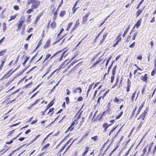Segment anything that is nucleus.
Here are the masks:
<instances>
[{
	"label": "nucleus",
	"mask_w": 156,
	"mask_h": 156,
	"mask_svg": "<svg viewBox=\"0 0 156 156\" xmlns=\"http://www.w3.org/2000/svg\"><path fill=\"white\" fill-rule=\"evenodd\" d=\"M40 3V1H39L36 0L33 3L31 6L32 9H35L38 7Z\"/></svg>",
	"instance_id": "1"
},
{
	"label": "nucleus",
	"mask_w": 156,
	"mask_h": 156,
	"mask_svg": "<svg viewBox=\"0 0 156 156\" xmlns=\"http://www.w3.org/2000/svg\"><path fill=\"white\" fill-rule=\"evenodd\" d=\"M82 90V89L80 87H77L73 89V93L74 94H76L78 92L80 94L81 93Z\"/></svg>",
	"instance_id": "2"
},
{
	"label": "nucleus",
	"mask_w": 156,
	"mask_h": 156,
	"mask_svg": "<svg viewBox=\"0 0 156 156\" xmlns=\"http://www.w3.org/2000/svg\"><path fill=\"white\" fill-rule=\"evenodd\" d=\"M147 74H145L144 76H141V79L144 82L146 81L147 78Z\"/></svg>",
	"instance_id": "3"
},
{
	"label": "nucleus",
	"mask_w": 156,
	"mask_h": 156,
	"mask_svg": "<svg viewBox=\"0 0 156 156\" xmlns=\"http://www.w3.org/2000/svg\"><path fill=\"white\" fill-rule=\"evenodd\" d=\"M24 20H21V21H19L18 22V29H21L22 27V25H23V23L24 22Z\"/></svg>",
	"instance_id": "4"
},
{
	"label": "nucleus",
	"mask_w": 156,
	"mask_h": 156,
	"mask_svg": "<svg viewBox=\"0 0 156 156\" xmlns=\"http://www.w3.org/2000/svg\"><path fill=\"white\" fill-rule=\"evenodd\" d=\"M141 22V19H140L135 24V26L137 28H138L140 26Z\"/></svg>",
	"instance_id": "5"
},
{
	"label": "nucleus",
	"mask_w": 156,
	"mask_h": 156,
	"mask_svg": "<svg viewBox=\"0 0 156 156\" xmlns=\"http://www.w3.org/2000/svg\"><path fill=\"white\" fill-rule=\"evenodd\" d=\"M130 28L129 26H128L127 28V29L125 30L123 34L122 35V37H124L127 34V32H128Z\"/></svg>",
	"instance_id": "6"
},
{
	"label": "nucleus",
	"mask_w": 156,
	"mask_h": 156,
	"mask_svg": "<svg viewBox=\"0 0 156 156\" xmlns=\"http://www.w3.org/2000/svg\"><path fill=\"white\" fill-rule=\"evenodd\" d=\"M112 124H109L108 125L107 123H105L103 124V127H105V130H106V129H107L109 126L110 125H111Z\"/></svg>",
	"instance_id": "7"
},
{
	"label": "nucleus",
	"mask_w": 156,
	"mask_h": 156,
	"mask_svg": "<svg viewBox=\"0 0 156 156\" xmlns=\"http://www.w3.org/2000/svg\"><path fill=\"white\" fill-rule=\"evenodd\" d=\"M142 11V10L139 9L136 12V17H138L141 14Z\"/></svg>",
	"instance_id": "8"
},
{
	"label": "nucleus",
	"mask_w": 156,
	"mask_h": 156,
	"mask_svg": "<svg viewBox=\"0 0 156 156\" xmlns=\"http://www.w3.org/2000/svg\"><path fill=\"white\" fill-rule=\"evenodd\" d=\"M144 102H143V103L140 106L138 110V113L137 114H138L140 112V111L141 110L142 108L143 107L144 105Z\"/></svg>",
	"instance_id": "9"
},
{
	"label": "nucleus",
	"mask_w": 156,
	"mask_h": 156,
	"mask_svg": "<svg viewBox=\"0 0 156 156\" xmlns=\"http://www.w3.org/2000/svg\"><path fill=\"white\" fill-rule=\"evenodd\" d=\"M6 49H5L1 51L0 52V56H1L3 55L6 52Z\"/></svg>",
	"instance_id": "10"
},
{
	"label": "nucleus",
	"mask_w": 156,
	"mask_h": 156,
	"mask_svg": "<svg viewBox=\"0 0 156 156\" xmlns=\"http://www.w3.org/2000/svg\"><path fill=\"white\" fill-rule=\"evenodd\" d=\"M51 56V55L50 54H48L46 55V58L43 62V63L46 60H47L50 56Z\"/></svg>",
	"instance_id": "11"
},
{
	"label": "nucleus",
	"mask_w": 156,
	"mask_h": 156,
	"mask_svg": "<svg viewBox=\"0 0 156 156\" xmlns=\"http://www.w3.org/2000/svg\"><path fill=\"white\" fill-rule=\"evenodd\" d=\"M31 15H27V17L26 21L28 22H29L31 20Z\"/></svg>",
	"instance_id": "12"
},
{
	"label": "nucleus",
	"mask_w": 156,
	"mask_h": 156,
	"mask_svg": "<svg viewBox=\"0 0 156 156\" xmlns=\"http://www.w3.org/2000/svg\"><path fill=\"white\" fill-rule=\"evenodd\" d=\"M93 83H92L91 84H90V86H89V87H88V90H87V94L88 95V94L89 92L91 90V89H92V85H93Z\"/></svg>",
	"instance_id": "13"
},
{
	"label": "nucleus",
	"mask_w": 156,
	"mask_h": 156,
	"mask_svg": "<svg viewBox=\"0 0 156 156\" xmlns=\"http://www.w3.org/2000/svg\"><path fill=\"white\" fill-rule=\"evenodd\" d=\"M16 16H17V15H14L11 16L10 17V19L9 20H8L9 21H10L12 20H13L16 17Z\"/></svg>",
	"instance_id": "14"
},
{
	"label": "nucleus",
	"mask_w": 156,
	"mask_h": 156,
	"mask_svg": "<svg viewBox=\"0 0 156 156\" xmlns=\"http://www.w3.org/2000/svg\"><path fill=\"white\" fill-rule=\"evenodd\" d=\"M53 104L54 103L51 101L46 106V107L49 108L53 105Z\"/></svg>",
	"instance_id": "15"
},
{
	"label": "nucleus",
	"mask_w": 156,
	"mask_h": 156,
	"mask_svg": "<svg viewBox=\"0 0 156 156\" xmlns=\"http://www.w3.org/2000/svg\"><path fill=\"white\" fill-rule=\"evenodd\" d=\"M57 69L55 70L48 77V79H49L51 77H52L53 74L57 70Z\"/></svg>",
	"instance_id": "16"
},
{
	"label": "nucleus",
	"mask_w": 156,
	"mask_h": 156,
	"mask_svg": "<svg viewBox=\"0 0 156 156\" xmlns=\"http://www.w3.org/2000/svg\"><path fill=\"white\" fill-rule=\"evenodd\" d=\"M72 24H73V23L72 22H70V23H69V24L68 25L67 27V29H66L67 30H69V28H70L71 26L72 25Z\"/></svg>",
	"instance_id": "17"
},
{
	"label": "nucleus",
	"mask_w": 156,
	"mask_h": 156,
	"mask_svg": "<svg viewBox=\"0 0 156 156\" xmlns=\"http://www.w3.org/2000/svg\"><path fill=\"white\" fill-rule=\"evenodd\" d=\"M136 91H135L134 93L133 94V95H132L131 99L132 101H133V99H134L135 97V95H136Z\"/></svg>",
	"instance_id": "18"
},
{
	"label": "nucleus",
	"mask_w": 156,
	"mask_h": 156,
	"mask_svg": "<svg viewBox=\"0 0 156 156\" xmlns=\"http://www.w3.org/2000/svg\"><path fill=\"white\" fill-rule=\"evenodd\" d=\"M116 68V66H115L114 67L112 71V74L115 75Z\"/></svg>",
	"instance_id": "19"
},
{
	"label": "nucleus",
	"mask_w": 156,
	"mask_h": 156,
	"mask_svg": "<svg viewBox=\"0 0 156 156\" xmlns=\"http://www.w3.org/2000/svg\"><path fill=\"white\" fill-rule=\"evenodd\" d=\"M36 0H28L27 1V3L28 4H30L31 3H33Z\"/></svg>",
	"instance_id": "20"
},
{
	"label": "nucleus",
	"mask_w": 156,
	"mask_h": 156,
	"mask_svg": "<svg viewBox=\"0 0 156 156\" xmlns=\"http://www.w3.org/2000/svg\"><path fill=\"white\" fill-rule=\"evenodd\" d=\"M66 12L64 11H62L61 12L60 14V16L62 17L63 16L64 14H65Z\"/></svg>",
	"instance_id": "21"
},
{
	"label": "nucleus",
	"mask_w": 156,
	"mask_h": 156,
	"mask_svg": "<svg viewBox=\"0 0 156 156\" xmlns=\"http://www.w3.org/2000/svg\"><path fill=\"white\" fill-rule=\"evenodd\" d=\"M147 112L144 111L143 113L140 116V117H142V116L145 117L146 115Z\"/></svg>",
	"instance_id": "22"
},
{
	"label": "nucleus",
	"mask_w": 156,
	"mask_h": 156,
	"mask_svg": "<svg viewBox=\"0 0 156 156\" xmlns=\"http://www.w3.org/2000/svg\"><path fill=\"white\" fill-rule=\"evenodd\" d=\"M79 20L78 19L76 21L75 27H77L80 24L79 22Z\"/></svg>",
	"instance_id": "23"
},
{
	"label": "nucleus",
	"mask_w": 156,
	"mask_h": 156,
	"mask_svg": "<svg viewBox=\"0 0 156 156\" xmlns=\"http://www.w3.org/2000/svg\"><path fill=\"white\" fill-rule=\"evenodd\" d=\"M56 23L55 22H52L51 24V26L52 28L55 27L56 26Z\"/></svg>",
	"instance_id": "24"
},
{
	"label": "nucleus",
	"mask_w": 156,
	"mask_h": 156,
	"mask_svg": "<svg viewBox=\"0 0 156 156\" xmlns=\"http://www.w3.org/2000/svg\"><path fill=\"white\" fill-rule=\"evenodd\" d=\"M115 78V75L112 74V75L111 76V82L112 83L113 81Z\"/></svg>",
	"instance_id": "25"
},
{
	"label": "nucleus",
	"mask_w": 156,
	"mask_h": 156,
	"mask_svg": "<svg viewBox=\"0 0 156 156\" xmlns=\"http://www.w3.org/2000/svg\"><path fill=\"white\" fill-rule=\"evenodd\" d=\"M3 30H4V31L5 30H6V23L3 22Z\"/></svg>",
	"instance_id": "26"
},
{
	"label": "nucleus",
	"mask_w": 156,
	"mask_h": 156,
	"mask_svg": "<svg viewBox=\"0 0 156 156\" xmlns=\"http://www.w3.org/2000/svg\"><path fill=\"white\" fill-rule=\"evenodd\" d=\"M33 9H32V8H31V9H29L27 10L26 11V12L27 13V14L30 13L33 11V10H32Z\"/></svg>",
	"instance_id": "27"
},
{
	"label": "nucleus",
	"mask_w": 156,
	"mask_h": 156,
	"mask_svg": "<svg viewBox=\"0 0 156 156\" xmlns=\"http://www.w3.org/2000/svg\"><path fill=\"white\" fill-rule=\"evenodd\" d=\"M80 0H77L76 1V2L75 3V4L73 5V9H74V8H75V7H76V6L77 5V3H79V1H80Z\"/></svg>",
	"instance_id": "28"
},
{
	"label": "nucleus",
	"mask_w": 156,
	"mask_h": 156,
	"mask_svg": "<svg viewBox=\"0 0 156 156\" xmlns=\"http://www.w3.org/2000/svg\"><path fill=\"white\" fill-rule=\"evenodd\" d=\"M117 126H116L115 127V128H113L110 131L109 134V136L110 135H111V134L114 131V130L116 128Z\"/></svg>",
	"instance_id": "29"
},
{
	"label": "nucleus",
	"mask_w": 156,
	"mask_h": 156,
	"mask_svg": "<svg viewBox=\"0 0 156 156\" xmlns=\"http://www.w3.org/2000/svg\"><path fill=\"white\" fill-rule=\"evenodd\" d=\"M50 145V144L49 143H48L44 146H43L42 148V149H44L46 148L47 147H48Z\"/></svg>",
	"instance_id": "30"
},
{
	"label": "nucleus",
	"mask_w": 156,
	"mask_h": 156,
	"mask_svg": "<svg viewBox=\"0 0 156 156\" xmlns=\"http://www.w3.org/2000/svg\"><path fill=\"white\" fill-rule=\"evenodd\" d=\"M18 150L19 149H16L14 151H12L8 156H11L17 150Z\"/></svg>",
	"instance_id": "31"
},
{
	"label": "nucleus",
	"mask_w": 156,
	"mask_h": 156,
	"mask_svg": "<svg viewBox=\"0 0 156 156\" xmlns=\"http://www.w3.org/2000/svg\"><path fill=\"white\" fill-rule=\"evenodd\" d=\"M137 34V32H136L134 34L132 38V39L133 40H134L135 39V37L136 36Z\"/></svg>",
	"instance_id": "32"
},
{
	"label": "nucleus",
	"mask_w": 156,
	"mask_h": 156,
	"mask_svg": "<svg viewBox=\"0 0 156 156\" xmlns=\"http://www.w3.org/2000/svg\"><path fill=\"white\" fill-rule=\"evenodd\" d=\"M87 19V18H86L84 17H83V21H82V23H86V20Z\"/></svg>",
	"instance_id": "33"
},
{
	"label": "nucleus",
	"mask_w": 156,
	"mask_h": 156,
	"mask_svg": "<svg viewBox=\"0 0 156 156\" xmlns=\"http://www.w3.org/2000/svg\"><path fill=\"white\" fill-rule=\"evenodd\" d=\"M114 101L115 102H119V100L115 97L114 99Z\"/></svg>",
	"instance_id": "34"
},
{
	"label": "nucleus",
	"mask_w": 156,
	"mask_h": 156,
	"mask_svg": "<svg viewBox=\"0 0 156 156\" xmlns=\"http://www.w3.org/2000/svg\"><path fill=\"white\" fill-rule=\"evenodd\" d=\"M50 40H48L46 42L45 45L44 47L45 46H48L50 44Z\"/></svg>",
	"instance_id": "35"
},
{
	"label": "nucleus",
	"mask_w": 156,
	"mask_h": 156,
	"mask_svg": "<svg viewBox=\"0 0 156 156\" xmlns=\"http://www.w3.org/2000/svg\"><path fill=\"white\" fill-rule=\"evenodd\" d=\"M85 150L84 152H85V153H87L88 151L89 150V148L87 146L85 147Z\"/></svg>",
	"instance_id": "36"
},
{
	"label": "nucleus",
	"mask_w": 156,
	"mask_h": 156,
	"mask_svg": "<svg viewBox=\"0 0 156 156\" xmlns=\"http://www.w3.org/2000/svg\"><path fill=\"white\" fill-rule=\"evenodd\" d=\"M29 57H28L26 58L25 60L23 62V66H24L25 64H26V62L27 61L29 60Z\"/></svg>",
	"instance_id": "37"
},
{
	"label": "nucleus",
	"mask_w": 156,
	"mask_h": 156,
	"mask_svg": "<svg viewBox=\"0 0 156 156\" xmlns=\"http://www.w3.org/2000/svg\"><path fill=\"white\" fill-rule=\"evenodd\" d=\"M143 1H144V0H142L140 2L139 4L138 5V6L136 7V9H138L139 8L140 6V5L142 4V2H143Z\"/></svg>",
	"instance_id": "38"
},
{
	"label": "nucleus",
	"mask_w": 156,
	"mask_h": 156,
	"mask_svg": "<svg viewBox=\"0 0 156 156\" xmlns=\"http://www.w3.org/2000/svg\"><path fill=\"white\" fill-rule=\"evenodd\" d=\"M13 8L14 9L17 10H18L19 9V7L18 5H16L14 6Z\"/></svg>",
	"instance_id": "39"
},
{
	"label": "nucleus",
	"mask_w": 156,
	"mask_h": 156,
	"mask_svg": "<svg viewBox=\"0 0 156 156\" xmlns=\"http://www.w3.org/2000/svg\"><path fill=\"white\" fill-rule=\"evenodd\" d=\"M66 103L68 104L69 102V99L68 97H66L65 98Z\"/></svg>",
	"instance_id": "40"
},
{
	"label": "nucleus",
	"mask_w": 156,
	"mask_h": 156,
	"mask_svg": "<svg viewBox=\"0 0 156 156\" xmlns=\"http://www.w3.org/2000/svg\"><path fill=\"white\" fill-rule=\"evenodd\" d=\"M13 142V140H11L9 142H6V144H12Z\"/></svg>",
	"instance_id": "41"
},
{
	"label": "nucleus",
	"mask_w": 156,
	"mask_h": 156,
	"mask_svg": "<svg viewBox=\"0 0 156 156\" xmlns=\"http://www.w3.org/2000/svg\"><path fill=\"white\" fill-rule=\"evenodd\" d=\"M40 136V134H39L38 135H37V136H36V137L32 141V142H33L35 140H37V139Z\"/></svg>",
	"instance_id": "42"
},
{
	"label": "nucleus",
	"mask_w": 156,
	"mask_h": 156,
	"mask_svg": "<svg viewBox=\"0 0 156 156\" xmlns=\"http://www.w3.org/2000/svg\"><path fill=\"white\" fill-rule=\"evenodd\" d=\"M135 45V42H134L133 43H132L131 45L129 46V47L130 48H133L134 47Z\"/></svg>",
	"instance_id": "43"
},
{
	"label": "nucleus",
	"mask_w": 156,
	"mask_h": 156,
	"mask_svg": "<svg viewBox=\"0 0 156 156\" xmlns=\"http://www.w3.org/2000/svg\"><path fill=\"white\" fill-rule=\"evenodd\" d=\"M50 135V134H48V135H47V136L46 137H45V138H44V139L42 141V143H44L45 142V140H46V139Z\"/></svg>",
	"instance_id": "44"
},
{
	"label": "nucleus",
	"mask_w": 156,
	"mask_h": 156,
	"mask_svg": "<svg viewBox=\"0 0 156 156\" xmlns=\"http://www.w3.org/2000/svg\"><path fill=\"white\" fill-rule=\"evenodd\" d=\"M101 61V60L99 61H97L95 63H94L92 65V67L93 66H95L96 64H98L99 62Z\"/></svg>",
	"instance_id": "45"
},
{
	"label": "nucleus",
	"mask_w": 156,
	"mask_h": 156,
	"mask_svg": "<svg viewBox=\"0 0 156 156\" xmlns=\"http://www.w3.org/2000/svg\"><path fill=\"white\" fill-rule=\"evenodd\" d=\"M83 99V98L82 97H80L78 98L77 101H82Z\"/></svg>",
	"instance_id": "46"
},
{
	"label": "nucleus",
	"mask_w": 156,
	"mask_h": 156,
	"mask_svg": "<svg viewBox=\"0 0 156 156\" xmlns=\"http://www.w3.org/2000/svg\"><path fill=\"white\" fill-rule=\"evenodd\" d=\"M78 8H74V9H73V7L72 8V10H73V13H74L76 11V10Z\"/></svg>",
	"instance_id": "47"
},
{
	"label": "nucleus",
	"mask_w": 156,
	"mask_h": 156,
	"mask_svg": "<svg viewBox=\"0 0 156 156\" xmlns=\"http://www.w3.org/2000/svg\"><path fill=\"white\" fill-rule=\"evenodd\" d=\"M38 93V91H37V92L34 94L31 97L30 99H32L34 98Z\"/></svg>",
	"instance_id": "48"
},
{
	"label": "nucleus",
	"mask_w": 156,
	"mask_h": 156,
	"mask_svg": "<svg viewBox=\"0 0 156 156\" xmlns=\"http://www.w3.org/2000/svg\"><path fill=\"white\" fill-rule=\"evenodd\" d=\"M32 34H30V35H29L28 37L26 39V40H29L30 38L31 37L32 35Z\"/></svg>",
	"instance_id": "49"
},
{
	"label": "nucleus",
	"mask_w": 156,
	"mask_h": 156,
	"mask_svg": "<svg viewBox=\"0 0 156 156\" xmlns=\"http://www.w3.org/2000/svg\"><path fill=\"white\" fill-rule=\"evenodd\" d=\"M41 16V15H40L37 16V17H36V19L35 20V21L36 22H37L38 20L39 19H40V18Z\"/></svg>",
	"instance_id": "50"
},
{
	"label": "nucleus",
	"mask_w": 156,
	"mask_h": 156,
	"mask_svg": "<svg viewBox=\"0 0 156 156\" xmlns=\"http://www.w3.org/2000/svg\"><path fill=\"white\" fill-rule=\"evenodd\" d=\"M111 58V57L109 58V59L107 61L106 63L105 64L106 66L108 65V63L110 60Z\"/></svg>",
	"instance_id": "51"
},
{
	"label": "nucleus",
	"mask_w": 156,
	"mask_h": 156,
	"mask_svg": "<svg viewBox=\"0 0 156 156\" xmlns=\"http://www.w3.org/2000/svg\"><path fill=\"white\" fill-rule=\"evenodd\" d=\"M145 88H146V85H144L143 86V89L142 90V94H143V93L144 92Z\"/></svg>",
	"instance_id": "52"
},
{
	"label": "nucleus",
	"mask_w": 156,
	"mask_h": 156,
	"mask_svg": "<svg viewBox=\"0 0 156 156\" xmlns=\"http://www.w3.org/2000/svg\"><path fill=\"white\" fill-rule=\"evenodd\" d=\"M147 151V148L146 147L143 149V154H144L146 153Z\"/></svg>",
	"instance_id": "53"
},
{
	"label": "nucleus",
	"mask_w": 156,
	"mask_h": 156,
	"mask_svg": "<svg viewBox=\"0 0 156 156\" xmlns=\"http://www.w3.org/2000/svg\"><path fill=\"white\" fill-rule=\"evenodd\" d=\"M131 82L130 80L128 79L127 80V85L130 86Z\"/></svg>",
	"instance_id": "54"
},
{
	"label": "nucleus",
	"mask_w": 156,
	"mask_h": 156,
	"mask_svg": "<svg viewBox=\"0 0 156 156\" xmlns=\"http://www.w3.org/2000/svg\"><path fill=\"white\" fill-rule=\"evenodd\" d=\"M31 132V130L30 129H28L27 131H26L25 132V134H27L29 133H30Z\"/></svg>",
	"instance_id": "55"
},
{
	"label": "nucleus",
	"mask_w": 156,
	"mask_h": 156,
	"mask_svg": "<svg viewBox=\"0 0 156 156\" xmlns=\"http://www.w3.org/2000/svg\"><path fill=\"white\" fill-rule=\"evenodd\" d=\"M75 120L74 121H73V122L70 125V126L71 127V128L75 124Z\"/></svg>",
	"instance_id": "56"
},
{
	"label": "nucleus",
	"mask_w": 156,
	"mask_h": 156,
	"mask_svg": "<svg viewBox=\"0 0 156 156\" xmlns=\"http://www.w3.org/2000/svg\"><path fill=\"white\" fill-rule=\"evenodd\" d=\"M130 87V86L127 85L126 90V91L127 92H128L129 91Z\"/></svg>",
	"instance_id": "57"
},
{
	"label": "nucleus",
	"mask_w": 156,
	"mask_h": 156,
	"mask_svg": "<svg viewBox=\"0 0 156 156\" xmlns=\"http://www.w3.org/2000/svg\"><path fill=\"white\" fill-rule=\"evenodd\" d=\"M64 30V29L63 28H62L61 30H60V32L58 34V36L60 35L62 33V32Z\"/></svg>",
	"instance_id": "58"
},
{
	"label": "nucleus",
	"mask_w": 156,
	"mask_h": 156,
	"mask_svg": "<svg viewBox=\"0 0 156 156\" xmlns=\"http://www.w3.org/2000/svg\"><path fill=\"white\" fill-rule=\"evenodd\" d=\"M54 109V108H52L50 109L49 110V112H48V114H49L50 113L52 112L53 111Z\"/></svg>",
	"instance_id": "59"
},
{
	"label": "nucleus",
	"mask_w": 156,
	"mask_h": 156,
	"mask_svg": "<svg viewBox=\"0 0 156 156\" xmlns=\"http://www.w3.org/2000/svg\"><path fill=\"white\" fill-rule=\"evenodd\" d=\"M119 43V41H117L113 45L112 47H115L116 45H117Z\"/></svg>",
	"instance_id": "60"
},
{
	"label": "nucleus",
	"mask_w": 156,
	"mask_h": 156,
	"mask_svg": "<svg viewBox=\"0 0 156 156\" xmlns=\"http://www.w3.org/2000/svg\"><path fill=\"white\" fill-rule=\"evenodd\" d=\"M97 138V136H95L94 137H91L92 139L94 140V141L95 140H96Z\"/></svg>",
	"instance_id": "61"
},
{
	"label": "nucleus",
	"mask_w": 156,
	"mask_h": 156,
	"mask_svg": "<svg viewBox=\"0 0 156 156\" xmlns=\"http://www.w3.org/2000/svg\"><path fill=\"white\" fill-rule=\"evenodd\" d=\"M28 46V44H26L24 45V47L25 48V49L26 50L27 49Z\"/></svg>",
	"instance_id": "62"
},
{
	"label": "nucleus",
	"mask_w": 156,
	"mask_h": 156,
	"mask_svg": "<svg viewBox=\"0 0 156 156\" xmlns=\"http://www.w3.org/2000/svg\"><path fill=\"white\" fill-rule=\"evenodd\" d=\"M90 15V13H88L87 14H86L84 16V17L87 18V17L89 16V15Z\"/></svg>",
	"instance_id": "63"
},
{
	"label": "nucleus",
	"mask_w": 156,
	"mask_h": 156,
	"mask_svg": "<svg viewBox=\"0 0 156 156\" xmlns=\"http://www.w3.org/2000/svg\"><path fill=\"white\" fill-rule=\"evenodd\" d=\"M154 66H156V55L154 56Z\"/></svg>",
	"instance_id": "64"
}]
</instances>
